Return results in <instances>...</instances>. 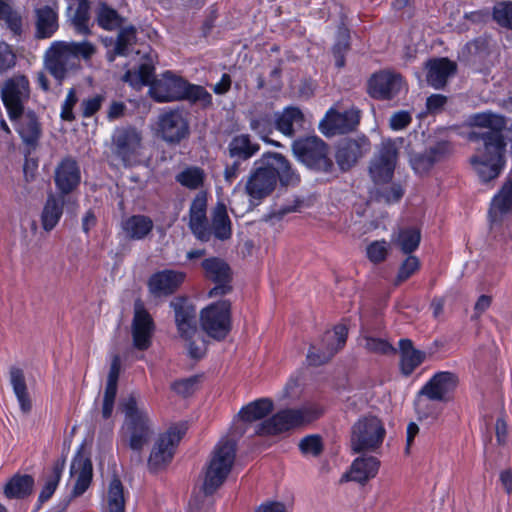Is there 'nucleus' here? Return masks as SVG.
<instances>
[{
    "instance_id": "obj_1",
    "label": "nucleus",
    "mask_w": 512,
    "mask_h": 512,
    "mask_svg": "<svg viewBox=\"0 0 512 512\" xmlns=\"http://www.w3.org/2000/svg\"><path fill=\"white\" fill-rule=\"evenodd\" d=\"M470 124L486 131L469 133V140L481 143L470 163L477 172L482 183L496 179L506 164L507 142L504 130L507 126L506 117L491 111L479 112L470 116Z\"/></svg>"
},
{
    "instance_id": "obj_2",
    "label": "nucleus",
    "mask_w": 512,
    "mask_h": 512,
    "mask_svg": "<svg viewBox=\"0 0 512 512\" xmlns=\"http://www.w3.org/2000/svg\"><path fill=\"white\" fill-rule=\"evenodd\" d=\"M278 182L281 187H296L301 177L283 154L267 151L254 162L245 183V192L250 199L261 201L274 192Z\"/></svg>"
},
{
    "instance_id": "obj_3",
    "label": "nucleus",
    "mask_w": 512,
    "mask_h": 512,
    "mask_svg": "<svg viewBox=\"0 0 512 512\" xmlns=\"http://www.w3.org/2000/svg\"><path fill=\"white\" fill-rule=\"evenodd\" d=\"M236 457V444L226 440L214 448L204 471L202 483L203 496H195L189 501L188 512H215L214 502L206 497L212 496L226 481Z\"/></svg>"
},
{
    "instance_id": "obj_4",
    "label": "nucleus",
    "mask_w": 512,
    "mask_h": 512,
    "mask_svg": "<svg viewBox=\"0 0 512 512\" xmlns=\"http://www.w3.org/2000/svg\"><path fill=\"white\" fill-rule=\"evenodd\" d=\"M120 406L125 416L119 433L120 442L140 454L154 434L149 414L146 409L138 407L135 393L124 398Z\"/></svg>"
},
{
    "instance_id": "obj_5",
    "label": "nucleus",
    "mask_w": 512,
    "mask_h": 512,
    "mask_svg": "<svg viewBox=\"0 0 512 512\" xmlns=\"http://www.w3.org/2000/svg\"><path fill=\"white\" fill-rule=\"evenodd\" d=\"M150 93L157 103L188 101L191 104H200L203 109L213 104V97L205 87L190 83L170 71L165 72L162 79L153 83Z\"/></svg>"
},
{
    "instance_id": "obj_6",
    "label": "nucleus",
    "mask_w": 512,
    "mask_h": 512,
    "mask_svg": "<svg viewBox=\"0 0 512 512\" xmlns=\"http://www.w3.org/2000/svg\"><path fill=\"white\" fill-rule=\"evenodd\" d=\"M323 414L324 409L318 404L280 409L271 417L260 422L255 428V434L277 436L311 424Z\"/></svg>"
},
{
    "instance_id": "obj_7",
    "label": "nucleus",
    "mask_w": 512,
    "mask_h": 512,
    "mask_svg": "<svg viewBox=\"0 0 512 512\" xmlns=\"http://www.w3.org/2000/svg\"><path fill=\"white\" fill-rule=\"evenodd\" d=\"M292 152L296 159L308 169L331 173L334 163L329 157V146L318 136L300 137L293 141Z\"/></svg>"
},
{
    "instance_id": "obj_8",
    "label": "nucleus",
    "mask_w": 512,
    "mask_h": 512,
    "mask_svg": "<svg viewBox=\"0 0 512 512\" xmlns=\"http://www.w3.org/2000/svg\"><path fill=\"white\" fill-rule=\"evenodd\" d=\"M348 338V327L339 323L333 327V333L326 331L319 342L311 343L306 354L309 367H320L329 363L345 346Z\"/></svg>"
},
{
    "instance_id": "obj_9",
    "label": "nucleus",
    "mask_w": 512,
    "mask_h": 512,
    "mask_svg": "<svg viewBox=\"0 0 512 512\" xmlns=\"http://www.w3.org/2000/svg\"><path fill=\"white\" fill-rule=\"evenodd\" d=\"M186 431L187 427L184 423L173 424L159 435L148 458L147 465L150 472L155 473L165 469L172 462L176 448Z\"/></svg>"
},
{
    "instance_id": "obj_10",
    "label": "nucleus",
    "mask_w": 512,
    "mask_h": 512,
    "mask_svg": "<svg viewBox=\"0 0 512 512\" xmlns=\"http://www.w3.org/2000/svg\"><path fill=\"white\" fill-rule=\"evenodd\" d=\"M385 435L384 424L377 416H363L351 428V448L355 453L374 451L382 445Z\"/></svg>"
},
{
    "instance_id": "obj_11",
    "label": "nucleus",
    "mask_w": 512,
    "mask_h": 512,
    "mask_svg": "<svg viewBox=\"0 0 512 512\" xmlns=\"http://www.w3.org/2000/svg\"><path fill=\"white\" fill-rule=\"evenodd\" d=\"M199 320L202 330L211 338L222 341L231 331V302L221 299L200 311Z\"/></svg>"
},
{
    "instance_id": "obj_12",
    "label": "nucleus",
    "mask_w": 512,
    "mask_h": 512,
    "mask_svg": "<svg viewBox=\"0 0 512 512\" xmlns=\"http://www.w3.org/2000/svg\"><path fill=\"white\" fill-rule=\"evenodd\" d=\"M399 151L395 143L388 139L382 141L378 151L370 160L368 171L375 185L391 182L398 162Z\"/></svg>"
},
{
    "instance_id": "obj_13",
    "label": "nucleus",
    "mask_w": 512,
    "mask_h": 512,
    "mask_svg": "<svg viewBox=\"0 0 512 512\" xmlns=\"http://www.w3.org/2000/svg\"><path fill=\"white\" fill-rule=\"evenodd\" d=\"M29 81L20 75L7 79L0 92L1 100L10 120H16L23 115L24 101L29 95Z\"/></svg>"
},
{
    "instance_id": "obj_14",
    "label": "nucleus",
    "mask_w": 512,
    "mask_h": 512,
    "mask_svg": "<svg viewBox=\"0 0 512 512\" xmlns=\"http://www.w3.org/2000/svg\"><path fill=\"white\" fill-rule=\"evenodd\" d=\"M180 338L192 339L197 332V308L192 298L186 295L175 296L169 303Z\"/></svg>"
},
{
    "instance_id": "obj_15",
    "label": "nucleus",
    "mask_w": 512,
    "mask_h": 512,
    "mask_svg": "<svg viewBox=\"0 0 512 512\" xmlns=\"http://www.w3.org/2000/svg\"><path fill=\"white\" fill-rule=\"evenodd\" d=\"M361 120V111L357 107L340 112L330 108L320 121L319 129L326 137L343 135L357 129Z\"/></svg>"
},
{
    "instance_id": "obj_16",
    "label": "nucleus",
    "mask_w": 512,
    "mask_h": 512,
    "mask_svg": "<svg viewBox=\"0 0 512 512\" xmlns=\"http://www.w3.org/2000/svg\"><path fill=\"white\" fill-rule=\"evenodd\" d=\"M157 125L160 137L171 145L179 144L190 134L188 119L179 109L163 111L158 117Z\"/></svg>"
},
{
    "instance_id": "obj_17",
    "label": "nucleus",
    "mask_w": 512,
    "mask_h": 512,
    "mask_svg": "<svg viewBox=\"0 0 512 512\" xmlns=\"http://www.w3.org/2000/svg\"><path fill=\"white\" fill-rule=\"evenodd\" d=\"M371 150V142L365 135L341 139L335 150V160L341 172H348Z\"/></svg>"
},
{
    "instance_id": "obj_18",
    "label": "nucleus",
    "mask_w": 512,
    "mask_h": 512,
    "mask_svg": "<svg viewBox=\"0 0 512 512\" xmlns=\"http://www.w3.org/2000/svg\"><path fill=\"white\" fill-rule=\"evenodd\" d=\"M459 378L451 371H438L422 386L419 394L431 401L447 403L452 401L458 387Z\"/></svg>"
},
{
    "instance_id": "obj_19",
    "label": "nucleus",
    "mask_w": 512,
    "mask_h": 512,
    "mask_svg": "<svg viewBox=\"0 0 512 512\" xmlns=\"http://www.w3.org/2000/svg\"><path fill=\"white\" fill-rule=\"evenodd\" d=\"M206 279L215 283L209 291L210 297L223 296L232 291V271L230 266L219 257H209L201 262Z\"/></svg>"
},
{
    "instance_id": "obj_20",
    "label": "nucleus",
    "mask_w": 512,
    "mask_h": 512,
    "mask_svg": "<svg viewBox=\"0 0 512 512\" xmlns=\"http://www.w3.org/2000/svg\"><path fill=\"white\" fill-rule=\"evenodd\" d=\"M142 135L134 127L118 129L113 136L114 152L124 166H132L137 162L141 148Z\"/></svg>"
},
{
    "instance_id": "obj_21",
    "label": "nucleus",
    "mask_w": 512,
    "mask_h": 512,
    "mask_svg": "<svg viewBox=\"0 0 512 512\" xmlns=\"http://www.w3.org/2000/svg\"><path fill=\"white\" fill-rule=\"evenodd\" d=\"M402 76L387 70H381L371 75L367 83L370 97L376 100H392L401 91Z\"/></svg>"
},
{
    "instance_id": "obj_22",
    "label": "nucleus",
    "mask_w": 512,
    "mask_h": 512,
    "mask_svg": "<svg viewBox=\"0 0 512 512\" xmlns=\"http://www.w3.org/2000/svg\"><path fill=\"white\" fill-rule=\"evenodd\" d=\"M53 178L57 195L65 197L77 190L81 183V170L76 159L63 157L55 168Z\"/></svg>"
},
{
    "instance_id": "obj_23",
    "label": "nucleus",
    "mask_w": 512,
    "mask_h": 512,
    "mask_svg": "<svg viewBox=\"0 0 512 512\" xmlns=\"http://www.w3.org/2000/svg\"><path fill=\"white\" fill-rule=\"evenodd\" d=\"M155 328L149 311L142 304H136L131 325L133 346L139 351L148 350L152 345Z\"/></svg>"
},
{
    "instance_id": "obj_24",
    "label": "nucleus",
    "mask_w": 512,
    "mask_h": 512,
    "mask_svg": "<svg viewBox=\"0 0 512 512\" xmlns=\"http://www.w3.org/2000/svg\"><path fill=\"white\" fill-rule=\"evenodd\" d=\"M186 273L173 269H163L150 275L147 280V288L155 298L173 295L184 283Z\"/></svg>"
},
{
    "instance_id": "obj_25",
    "label": "nucleus",
    "mask_w": 512,
    "mask_h": 512,
    "mask_svg": "<svg viewBox=\"0 0 512 512\" xmlns=\"http://www.w3.org/2000/svg\"><path fill=\"white\" fill-rule=\"evenodd\" d=\"M452 152V145L447 140L437 141L422 153L411 156V167L416 174H427L435 164L443 161Z\"/></svg>"
},
{
    "instance_id": "obj_26",
    "label": "nucleus",
    "mask_w": 512,
    "mask_h": 512,
    "mask_svg": "<svg viewBox=\"0 0 512 512\" xmlns=\"http://www.w3.org/2000/svg\"><path fill=\"white\" fill-rule=\"evenodd\" d=\"M426 82L427 84L436 89H443L450 77L457 73V64L447 57H433L429 58L425 64Z\"/></svg>"
},
{
    "instance_id": "obj_27",
    "label": "nucleus",
    "mask_w": 512,
    "mask_h": 512,
    "mask_svg": "<svg viewBox=\"0 0 512 512\" xmlns=\"http://www.w3.org/2000/svg\"><path fill=\"white\" fill-rule=\"evenodd\" d=\"M206 212L207 196L206 193L200 192L194 197L189 208V228L201 242H208L211 238Z\"/></svg>"
},
{
    "instance_id": "obj_28",
    "label": "nucleus",
    "mask_w": 512,
    "mask_h": 512,
    "mask_svg": "<svg viewBox=\"0 0 512 512\" xmlns=\"http://www.w3.org/2000/svg\"><path fill=\"white\" fill-rule=\"evenodd\" d=\"M26 148L35 150L42 137V124L33 110L24 111L16 120H11Z\"/></svg>"
},
{
    "instance_id": "obj_29",
    "label": "nucleus",
    "mask_w": 512,
    "mask_h": 512,
    "mask_svg": "<svg viewBox=\"0 0 512 512\" xmlns=\"http://www.w3.org/2000/svg\"><path fill=\"white\" fill-rule=\"evenodd\" d=\"M67 44L56 43L47 53L46 66L49 73L58 81H62L67 72L75 66Z\"/></svg>"
},
{
    "instance_id": "obj_30",
    "label": "nucleus",
    "mask_w": 512,
    "mask_h": 512,
    "mask_svg": "<svg viewBox=\"0 0 512 512\" xmlns=\"http://www.w3.org/2000/svg\"><path fill=\"white\" fill-rule=\"evenodd\" d=\"M121 360L118 355L112 359L103 395L101 415L104 420L112 417L118 390Z\"/></svg>"
},
{
    "instance_id": "obj_31",
    "label": "nucleus",
    "mask_w": 512,
    "mask_h": 512,
    "mask_svg": "<svg viewBox=\"0 0 512 512\" xmlns=\"http://www.w3.org/2000/svg\"><path fill=\"white\" fill-rule=\"evenodd\" d=\"M400 350L399 368L403 376L409 377L426 359V353L416 349L412 340L402 338L398 342Z\"/></svg>"
},
{
    "instance_id": "obj_32",
    "label": "nucleus",
    "mask_w": 512,
    "mask_h": 512,
    "mask_svg": "<svg viewBox=\"0 0 512 512\" xmlns=\"http://www.w3.org/2000/svg\"><path fill=\"white\" fill-rule=\"evenodd\" d=\"M58 13L52 7L45 5L35 10V38L49 39L58 30Z\"/></svg>"
},
{
    "instance_id": "obj_33",
    "label": "nucleus",
    "mask_w": 512,
    "mask_h": 512,
    "mask_svg": "<svg viewBox=\"0 0 512 512\" xmlns=\"http://www.w3.org/2000/svg\"><path fill=\"white\" fill-rule=\"evenodd\" d=\"M65 205V197L49 194L43 205L40 215L41 226L44 231H52L60 222Z\"/></svg>"
},
{
    "instance_id": "obj_34",
    "label": "nucleus",
    "mask_w": 512,
    "mask_h": 512,
    "mask_svg": "<svg viewBox=\"0 0 512 512\" xmlns=\"http://www.w3.org/2000/svg\"><path fill=\"white\" fill-rule=\"evenodd\" d=\"M121 228L127 239L132 241L144 240L154 228L153 220L144 214H135L121 222Z\"/></svg>"
},
{
    "instance_id": "obj_35",
    "label": "nucleus",
    "mask_w": 512,
    "mask_h": 512,
    "mask_svg": "<svg viewBox=\"0 0 512 512\" xmlns=\"http://www.w3.org/2000/svg\"><path fill=\"white\" fill-rule=\"evenodd\" d=\"M512 211V180L504 182L500 190L494 195L488 211L491 223L501 221L502 216Z\"/></svg>"
},
{
    "instance_id": "obj_36",
    "label": "nucleus",
    "mask_w": 512,
    "mask_h": 512,
    "mask_svg": "<svg viewBox=\"0 0 512 512\" xmlns=\"http://www.w3.org/2000/svg\"><path fill=\"white\" fill-rule=\"evenodd\" d=\"M260 150V145L253 142L249 134L243 133L231 138L227 146L228 155L231 159L248 161Z\"/></svg>"
},
{
    "instance_id": "obj_37",
    "label": "nucleus",
    "mask_w": 512,
    "mask_h": 512,
    "mask_svg": "<svg viewBox=\"0 0 512 512\" xmlns=\"http://www.w3.org/2000/svg\"><path fill=\"white\" fill-rule=\"evenodd\" d=\"M35 480L32 475L15 473L4 486L7 499H25L33 492Z\"/></svg>"
},
{
    "instance_id": "obj_38",
    "label": "nucleus",
    "mask_w": 512,
    "mask_h": 512,
    "mask_svg": "<svg viewBox=\"0 0 512 512\" xmlns=\"http://www.w3.org/2000/svg\"><path fill=\"white\" fill-rule=\"evenodd\" d=\"M211 235L225 241L232 237V222L223 202H218L212 212Z\"/></svg>"
},
{
    "instance_id": "obj_39",
    "label": "nucleus",
    "mask_w": 512,
    "mask_h": 512,
    "mask_svg": "<svg viewBox=\"0 0 512 512\" xmlns=\"http://www.w3.org/2000/svg\"><path fill=\"white\" fill-rule=\"evenodd\" d=\"M249 127L263 142L275 147H282L280 142L270 138V135L275 130L274 116L272 113L263 112L251 117Z\"/></svg>"
},
{
    "instance_id": "obj_40",
    "label": "nucleus",
    "mask_w": 512,
    "mask_h": 512,
    "mask_svg": "<svg viewBox=\"0 0 512 512\" xmlns=\"http://www.w3.org/2000/svg\"><path fill=\"white\" fill-rule=\"evenodd\" d=\"M274 408L270 398H259L244 405L237 414V418L245 423L262 420L267 417Z\"/></svg>"
},
{
    "instance_id": "obj_41",
    "label": "nucleus",
    "mask_w": 512,
    "mask_h": 512,
    "mask_svg": "<svg viewBox=\"0 0 512 512\" xmlns=\"http://www.w3.org/2000/svg\"><path fill=\"white\" fill-rule=\"evenodd\" d=\"M379 467L380 461L374 456L357 458L351 465L350 480L364 484L377 475Z\"/></svg>"
},
{
    "instance_id": "obj_42",
    "label": "nucleus",
    "mask_w": 512,
    "mask_h": 512,
    "mask_svg": "<svg viewBox=\"0 0 512 512\" xmlns=\"http://www.w3.org/2000/svg\"><path fill=\"white\" fill-rule=\"evenodd\" d=\"M95 22L99 28L105 31H116L125 22V18L106 2H99L95 9Z\"/></svg>"
},
{
    "instance_id": "obj_43",
    "label": "nucleus",
    "mask_w": 512,
    "mask_h": 512,
    "mask_svg": "<svg viewBox=\"0 0 512 512\" xmlns=\"http://www.w3.org/2000/svg\"><path fill=\"white\" fill-rule=\"evenodd\" d=\"M273 116L275 129L287 137L294 136V123L302 122L304 119L301 109L295 106L285 107L282 112H276Z\"/></svg>"
},
{
    "instance_id": "obj_44",
    "label": "nucleus",
    "mask_w": 512,
    "mask_h": 512,
    "mask_svg": "<svg viewBox=\"0 0 512 512\" xmlns=\"http://www.w3.org/2000/svg\"><path fill=\"white\" fill-rule=\"evenodd\" d=\"M65 467V459H57L51 469V473L47 476L44 486L42 487L37 503L36 511L40 510L45 502H47L55 493L62 473Z\"/></svg>"
},
{
    "instance_id": "obj_45",
    "label": "nucleus",
    "mask_w": 512,
    "mask_h": 512,
    "mask_svg": "<svg viewBox=\"0 0 512 512\" xmlns=\"http://www.w3.org/2000/svg\"><path fill=\"white\" fill-rule=\"evenodd\" d=\"M10 382L16 398L19 402L20 409L23 413L31 411L32 403L27 390L25 376L23 370L18 367L10 369Z\"/></svg>"
},
{
    "instance_id": "obj_46",
    "label": "nucleus",
    "mask_w": 512,
    "mask_h": 512,
    "mask_svg": "<svg viewBox=\"0 0 512 512\" xmlns=\"http://www.w3.org/2000/svg\"><path fill=\"white\" fill-rule=\"evenodd\" d=\"M76 6L71 21L77 33L82 35H90V2L89 0H71L68 9L72 10Z\"/></svg>"
},
{
    "instance_id": "obj_47",
    "label": "nucleus",
    "mask_w": 512,
    "mask_h": 512,
    "mask_svg": "<svg viewBox=\"0 0 512 512\" xmlns=\"http://www.w3.org/2000/svg\"><path fill=\"white\" fill-rule=\"evenodd\" d=\"M421 242V231L416 227H405L398 231L395 245L403 254L410 255L415 252Z\"/></svg>"
},
{
    "instance_id": "obj_48",
    "label": "nucleus",
    "mask_w": 512,
    "mask_h": 512,
    "mask_svg": "<svg viewBox=\"0 0 512 512\" xmlns=\"http://www.w3.org/2000/svg\"><path fill=\"white\" fill-rule=\"evenodd\" d=\"M205 179V171L199 166H187L175 176L176 182L189 190L201 188Z\"/></svg>"
},
{
    "instance_id": "obj_49",
    "label": "nucleus",
    "mask_w": 512,
    "mask_h": 512,
    "mask_svg": "<svg viewBox=\"0 0 512 512\" xmlns=\"http://www.w3.org/2000/svg\"><path fill=\"white\" fill-rule=\"evenodd\" d=\"M118 30L113 54L114 56H128L129 48L135 44L137 40V28L130 24L128 26L122 25Z\"/></svg>"
},
{
    "instance_id": "obj_50",
    "label": "nucleus",
    "mask_w": 512,
    "mask_h": 512,
    "mask_svg": "<svg viewBox=\"0 0 512 512\" xmlns=\"http://www.w3.org/2000/svg\"><path fill=\"white\" fill-rule=\"evenodd\" d=\"M108 512H125L124 486L118 477H114L108 488Z\"/></svg>"
},
{
    "instance_id": "obj_51",
    "label": "nucleus",
    "mask_w": 512,
    "mask_h": 512,
    "mask_svg": "<svg viewBox=\"0 0 512 512\" xmlns=\"http://www.w3.org/2000/svg\"><path fill=\"white\" fill-rule=\"evenodd\" d=\"M93 478V467L90 459L81 461L80 471L72 489V496L79 497L84 494L91 485Z\"/></svg>"
},
{
    "instance_id": "obj_52",
    "label": "nucleus",
    "mask_w": 512,
    "mask_h": 512,
    "mask_svg": "<svg viewBox=\"0 0 512 512\" xmlns=\"http://www.w3.org/2000/svg\"><path fill=\"white\" fill-rule=\"evenodd\" d=\"M154 74L155 68L153 65L142 63L137 72L132 73L131 71H127L124 75V81L130 83L132 86L136 84L152 86L154 83Z\"/></svg>"
},
{
    "instance_id": "obj_53",
    "label": "nucleus",
    "mask_w": 512,
    "mask_h": 512,
    "mask_svg": "<svg viewBox=\"0 0 512 512\" xmlns=\"http://www.w3.org/2000/svg\"><path fill=\"white\" fill-rule=\"evenodd\" d=\"M492 18L500 27L512 30V1L497 2L492 9Z\"/></svg>"
},
{
    "instance_id": "obj_54",
    "label": "nucleus",
    "mask_w": 512,
    "mask_h": 512,
    "mask_svg": "<svg viewBox=\"0 0 512 512\" xmlns=\"http://www.w3.org/2000/svg\"><path fill=\"white\" fill-rule=\"evenodd\" d=\"M421 267L420 260L417 256L412 254L407 255V257L401 262L396 278L395 285H400L401 283L408 280L412 277Z\"/></svg>"
},
{
    "instance_id": "obj_55",
    "label": "nucleus",
    "mask_w": 512,
    "mask_h": 512,
    "mask_svg": "<svg viewBox=\"0 0 512 512\" xmlns=\"http://www.w3.org/2000/svg\"><path fill=\"white\" fill-rule=\"evenodd\" d=\"M389 255V244L385 239L372 241L366 247V257L373 264L384 262Z\"/></svg>"
},
{
    "instance_id": "obj_56",
    "label": "nucleus",
    "mask_w": 512,
    "mask_h": 512,
    "mask_svg": "<svg viewBox=\"0 0 512 512\" xmlns=\"http://www.w3.org/2000/svg\"><path fill=\"white\" fill-rule=\"evenodd\" d=\"M298 446L303 455H311L313 457L320 456L324 450L322 437L318 434L303 437Z\"/></svg>"
},
{
    "instance_id": "obj_57",
    "label": "nucleus",
    "mask_w": 512,
    "mask_h": 512,
    "mask_svg": "<svg viewBox=\"0 0 512 512\" xmlns=\"http://www.w3.org/2000/svg\"><path fill=\"white\" fill-rule=\"evenodd\" d=\"M0 20H3L9 29V31L12 33V35L16 38H21L23 35V17L15 10L12 6L6 11L3 18Z\"/></svg>"
},
{
    "instance_id": "obj_58",
    "label": "nucleus",
    "mask_w": 512,
    "mask_h": 512,
    "mask_svg": "<svg viewBox=\"0 0 512 512\" xmlns=\"http://www.w3.org/2000/svg\"><path fill=\"white\" fill-rule=\"evenodd\" d=\"M199 378L200 376L193 375L188 378L175 380L171 384V390L183 397L191 396L196 391Z\"/></svg>"
},
{
    "instance_id": "obj_59",
    "label": "nucleus",
    "mask_w": 512,
    "mask_h": 512,
    "mask_svg": "<svg viewBox=\"0 0 512 512\" xmlns=\"http://www.w3.org/2000/svg\"><path fill=\"white\" fill-rule=\"evenodd\" d=\"M365 347L368 351L381 355L396 353V349L389 341L377 337H366Z\"/></svg>"
},
{
    "instance_id": "obj_60",
    "label": "nucleus",
    "mask_w": 512,
    "mask_h": 512,
    "mask_svg": "<svg viewBox=\"0 0 512 512\" xmlns=\"http://www.w3.org/2000/svg\"><path fill=\"white\" fill-rule=\"evenodd\" d=\"M78 102V97L74 88H71L62 103L60 117L63 121L73 122L75 121V115L73 112L74 106Z\"/></svg>"
},
{
    "instance_id": "obj_61",
    "label": "nucleus",
    "mask_w": 512,
    "mask_h": 512,
    "mask_svg": "<svg viewBox=\"0 0 512 512\" xmlns=\"http://www.w3.org/2000/svg\"><path fill=\"white\" fill-rule=\"evenodd\" d=\"M104 100L105 97L101 94H97L88 99H84L81 102L82 117L90 118L95 115L101 109Z\"/></svg>"
},
{
    "instance_id": "obj_62",
    "label": "nucleus",
    "mask_w": 512,
    "mask_h": 512,
    "mask_svg": "<svg viewBox=\"0 0 512 512\" xmlns=\"http://www.w3.org/2000/svg\"><path fill=\"white\" fill-rule=\"evenodd\" d=\"M67 47L72 53V59L75 63L78 60V56H82L84 59H89L95 53L94 45L88 41L67 44Z\"/></svg>"
},
{
    "instance_id": "obj_63",
    "label": "nucleus",
    "mask_w": 512,
    "mask_h": 512,
    "mask_svg": "<svg viewBox=\"0 0 512 512\" xmlns=\"http://www.w3.org/2000/svg\"><path fill=\"white\" fill-rule=\"evenodd\" d=\"M405 189L400 183H392L390 186L384 187L380 191L381 197L385 200L386 203H397L404 196Z\"/></svg>"
},
{
    "instance_id": "obj_64",
    "label": "nucleus",
    "mask_w": 512,
    "mask_h": 512,
    "mask_svg": "<svg viewBox=\"0 0 512 512\" xmlns=\"http://www.w3.org/2000/svg\"><path fill=\"white\" fill-rule=\"evenodd\" d=\"M16 64V55L8 44L0 43V73H4Z\"/></svg>"
}]
</instances>
